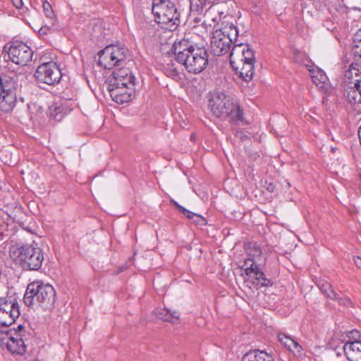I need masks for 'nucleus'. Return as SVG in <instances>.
<instances>
[{
  "label": "nucleus",
  "mask_w": 361,
  "mask_h": 361,
  "mask_svg": "<svg viewBox=\"0 0 361 361\" xmlns=\"http://www.w3.org/2000/svg\"><path fill=\"white\" fill-rule=\"evenodd\" d=\"M146 27H147V30L148 31V33H149L150 32L149 30H151V27L148 24H147Z\"/></svg>",
  "instance_id": "obj_40"
},
{
  "label": "nucleus",
  "mask_w": 361,
  "mask_h": 361,
  "mask_svg": "<svg viewBox=\"0 0 361 361\" xmlns=\"http://www.w3.org/2000/svg\"><path fill=\"white\" fill-rule=\"evenodd\" d=\"M255 54L252 49L250 48V46L247 44V49H245L244 53L243 54L241 58L240 59V62H248V63H255Z\"/></svg>",
  "instance_id": "obj_31"
},
{
  "label": "nucleus",
  "mask_w": 361,
  "mask_h": 361,
  "mask_svg": "<svg viewBox=\"0 0 361 361\" xmlns=\"http://www.w3.org/2000/svg\"><path fill=\"white\" fill-rule=\"evenodd\" d=\"M343 351L349 361H361V341H348L343 345Z\"/></svg>",
  "instance_id": "obj_17"
},
{
  "label": "nucleus",
  "mask_w": 361,
  "mask_h": 361,
  "mask_svg": "<svg viewBox=\"0 0 361 361\" xmlns=\"http://www.w3.org/2000/svg\"><path fill=\"white\" fill-rule=\"evenodd\" d=\"M56 300V292L54 287L42 281H34L27 286L23 301L27 306L33 309L42 308L44 310L54 307Z\"/></svg>",
  "instance_id": "obj_3"
},
{
  "label": "nucleus",
  "mask_w": 361,
  "mask_h": 361,
  "mask_svg": "<svg viewBox=\"0 0 361 361\" xmlns=\"http://www.w3.org/2000/svg\"><path fill=\"white\" fill-rule=\"evenodd\" d=\"M182 209V213L186 216L189 219L192 220L193 219L194 216H195V213L192 212L188 209H186L184 207H180Z\"/></svg>",
  "instance_id": "obj_36"
},
{
  "label": "nucleus",
  "mask_w": 361,
  "mask_h": 361,
  "mask_svg": "<svg viewBox=\"0 0 361 361\" xmlns=\"http://www.w3.org/2000/svg\"><path fill=\"white\" fill-rule=\"evenodd\" d=\"M320 290L330 299H337L338 293L332 288L330 283L325 282L319 286Z\"/></svg>",
  "instance_id": "obj_28"
},
{
  "label": "nucleus",
  "mask_w": 361,
  "mask_h": 361,
  "mask_svg": "<svg viewBox=\"0 0 361 361\" xmlns=\"http://www.w3.org/2000/svg\"><path fill=\"white\" fill-rule=\"evenodd\" d=\"M42 7L45 15L47 17L51 18L53 16V11L51 10L50 4L48 1H44Z\"/></svg>",
  "instance_id": "obj_32"
},
{
  "label": "nucleus",
  "mask_w": 361,
  "mask_h": 361,
  "mask_svg": "<svg viewBox=\"0 0 361 361\" xmlns=\"http://www.w3.org/2000/svg\"><path fill=\"white\" fill-rule=\"evenodd\" d=\"M20 316L18 302L11 297L0 298V325L9 326Z\"/></svg>",
  "instance_id": "obj_13"
},
{
  "label": "nucleus",
  "mask_w": 361,
  "mask_h": 361,
  "mask_svg": "<svg viewBox=\"0 0 361 361\" xmlns=\"http://www.w3.org/2000/svg\"><path fill=\"white\" fill-rule=\"evenodd\" d=\"M61 76L60 68L54 61L42 63L35 73V77L37 81L49 85L59 83Z\"/></svg>",
  "instance_id": "obj_11"
},
{
  "label": "nucleus",
  "mask_w": 361,
  "mask_h": 361,
  "mask_svg": "<svg viewBox=\"0 0 361 361\" xmlns=\"http://www.w3.org/2000/svg\"><path fill=\"white\" fill-rule=\"evenodd\" d=\"M336 300H338V302L340 305H342L343 306L348 307L351 305V301L349 298H339L338 295H337V299H336Z\"/></svg>",
  "instance_id": "obj_35"
},
{
  "label": "nucleus",
  "mask_w": 361,
  "mask_h": 361,
  "mask_svg": "<svg viewBox=\"0 0 361 361\" xmlns=\"http://www.w3.org/2000/svg\"><path fill=\"white\" fill-rule=\"evenodd\" d=\"M279 341L294 354H300L302 350L301 345L291 337L284 334L278 335Z\"/></svg>",
  "instance_id": "obj_22"
},
{
  "label": "nucleus",
  "mask_w": 361,
  "mask_h": 361,
  "mask_svg": "<svg viewBox=\"0 0 361 361\" xmlns=\"http://www.w3.org/2000/svg\"><path fill=\"white\" fill-rule=\"evenodd\" d=\"M39 33H45L44 31H43V28H41L39 30Z\"/></svg>",
  "instance_id": "obj_41"
},
{
  "label": "nucleus",
  "mask_w": 361,
  "mask_h": 361,
  "mask_svg": "<svg viewBox=\"0 0 361 361\" xmlns=\"http://www.w3.org/2000/svg\"><path fill=\"white\" fill-rule=\"evenodd\" d=\"M329 361H336V360L334 359H331V360H330Z\"/></svg>",
  "instance_id": "obj_42"
},
{
  "label": "nucleus",
  "mask_w": 361,
  "mask_h": 361,
  "mask_svg": "<svg viewBox=\"0 0 361 361\" xmlns=\"http://www.w3.org/2000/svg\"><path fill=\"white\" fill-rule=\"evenodd\" d=\"M312 79L317 86L319 87V88H322L327 78L323 71L319 70L312 72Z\"/></svg>",
  "instance_id": "obj_27"
},
{
  "label": "nucleus",
  "mask_w": 361,
  "mask_h": 361,
  "mask_svg": "<svg viewBox=\"0 0 361 361\" xmlns=\"http://www.w3.org/2000/svg\"><path fill=\"white\" fill-rule=\"evenodd\" d=\"M126 87L109 86L108 90L113 101L118 104H123L131 100V93L126 92Z\"/></svg>",
  "instance_id": "obj_18"
},
{
  "label": "nucleus",
  "mask_w": 361,
  "mask_h": 361,
  "mask_svg": "<svg viewBox=\"0 0 361 361\" xmlns=\"http://www.w3.org/2000/svg\"><path fill=\"white\" fill-rule=\"evenodd\" d=\"M343 95L352 104H361V68L352 63L345 72L343 82Z\"/></svg>",
  "instance_id": "obj_6"
},
{
  "label": "nucleus",
  "mask_w": 361,
  "mask_h": 361,
  "mask_svg": "<svg viewBox=\"0 0 361 361\" xmlns=\"http://www.w3.org/2000/svg\"><path fill=\"white\" fill-rule=\"evenodd\" d=\"M152 13L158 24L165 25L172 23L173 25H177L180 23V14L171 0H153Z\"/></svg>",
  "instance_id": "obj_8"
},
{
  "label": "nucleus",
  "mask_w": 361,
  "mask_h": 361,
  "mask_svg": "<svg viewBox=\"0 0 361 361\" xmlns=\"http://www.w3.org/2000/svg\"><path fill=\"white\" fill-rule=\"evenodd\" d=\"M347 336L348 337L350 341H359L360 338V332L357 330H352L350 331L347 332Z\"/></svg>",
  "instance_id": "obj_33"
},
{
  "label": "nucleus",
  "mask_w": 361,
  "mask_h": 361,
  "mask_svg": "<svg viewBox=\"0 0 361 361\" xmlns=\"http://www.w3.org/2000/svg\"><path fill=\"white\" fill-rule=\"evenodd\" d=\"M267 190L270 192H274V185H273L272 184H269V185L268 186L267 188Z\"/></svg>",
  "instance_id": "obj_39"
},
{
  "label": "nucleus",
  "mask_w": 361,
  "mask_h": 361,
  "mask_svg": "<svg viewBox=\"0 0 361 361\" xmlns=\"http://www.w3.org/2000/svg\"><path fill=\"white\" fill-rule=\"evenodd\" d=\"M174 206L179 210V212H182V209L180 207H183L181 205L178 204V202L173 201Z\"/></svg>",
  "instance_id": "obj_38"
},
{
  "label": "nucleus",
  "mask_w": 361,
  "mask_h": 361,
  "mask_svg": "<svg viewBox=\"0 0 361 361\" xmlns=\"http://www.w3.org/2000/svg\"><path fill=\"white\" fill-rule=\"evenodd\" d=\"M226 0H190V9L191 12L197 14L202 13L207 6L211 7L220 2H224Z\"/></svg>",
  "instance_id": "obj_20"
},
{
  "label": "nucleus",
  "mask_w": 361,
  "mask_h": 361,
  "mask_svg": "<svg viewBox=\"0 0 361 361\" xmlns=\"http://www.w3.org/2000/svg\"><path fill=\"white\" fill-rule=\"evenodd\" d=\"M247 252L249 255V258H251L253 259L254 262L256 263L258 262L259 258L262 255V250L261 248L256 245H249L247 247Z\"/></svg>",
  "instance_id": "obj_29"
},
{
  "label": "nucleus",
  "mask_w": 361,
  "mask_h": 361,
  "mask_svg": "<svg viewBox=\"0 0 361 361\" xmlns=\"http://www.w3.org/2000/svg\"><path fill=\"white\" fill-rule=\"evenodd\" d=\"M49 115L51 118L56 121H61L63 116V109L58 104H54L49 106Z\"/></svg>",
  "instance_id": "obj_26"
},
{
  "label": "nucleus",
  "mask_w": 361,
  "mask_h": 361,
  "mask_svg": "<svg viewBox=\"0 0 361 361\" xmlns=\"http://www.w3.org/2000/svg\"><path fill=\"white\" fill-rule=\"evenodd\" d=\"M241 361H274L272 356L265 351L255 350L243 355Z\"/></svg>",
  "instance_id": "obj_21"
},
{
  "label": "nucleus",
  "mask_w": 361,
  "mask_h": 361,
  "mask_svg": "<svg viewBox=\"0 0 361 361\" xmlns=\"http://www.w3.org/2000/svg\"><path fill=\"white\" fill-rule=\"evenodd\" d=\"M352 53L356 60L361 63V28L358 30L353 37Z\"/></svg>",
  "instance_id": "obj_25"
},
{
  "label": "nucleus",
  "mask_w": 361,
  "mask_h": 361,
  "mask_svg": "<svg viewBox=\"0 0 361 361\" xmlns=\"http://www.w3.org/2000/svg\"><path fill=\"white\" fill-rule=\"evenodd\" d=\"M194 223L199 224V225H205L206 224V220L204 218H203L201 215H199L197 214H195V216H194L193 219H192Z\"/></svg>",
  "instance_id": "obj_34"
},
{
  "label": "nucleus",
  "mask_w": 361,
  "mask_h": 361,
  "mask_svg": "<svg viewBox=\"0 0 361 361\" xmlns=\"http://www.w3.org/2000/svg\"><path fill=\"white\" fill-rule=\"evenodd\" d=\"M9 326H5L0 325V343L4 344L8 338L13 334V331H16L17 329H8Z\"/></svg>",
  "instance_id": "obj_30"
},
{
  "label": "nucleus",
  "mask_w": 361,
  "mask_h": 361,
  "mask_svg": "<svg viewBox=\"0 0 361 361\" xmlns=\"http://www.w3.org/2000/svg\"><path fill=\"white\" fill-rule=\"evenodd\" d=\"M245 274V281L251 283L257 288L262 286H269L272 285L270 279H267L264 272L260 271L257 263L251 258H247L242 267Z\"/></svg>",
  "instance_id": "obj_12"
},
{
  "label": "nucleus",
  "mask_w": 361,
  "mask_h": 361,
  "mask_svg": "<svg viewBox=\"0 0 361 361\" xmlns=\"http://www.w3.org/2000/svg\"><path fill=\"white\" fill-rule=\"evenodd\" d=\"M155 316L164 322L175 323L179 320V313L166 308L157 307L154 310Z\"/></svg>",
  "instance_id": "obj_19"
},
{
  "label": "nucleus",
  "mask_w": 361,
  "mask_h": 361,
  "mask_svg": "<svg viewBox=\"0 0 361 361\" xmlns=\"http://www.w3.org/2000/svg\"><path fill=\"white\" fill-rule=\"evenodd\" d=\"M181 66L182 65L177 62L176 56L175 60L168 59V60L166 61V63L164 65L163 71L167 77L171 78L176 82H179L183 80L184 75Z\"/></svg>",
  "instance_id": "obj_16"
},
{
  "label": "nucleus",
  "mask_w": 361,
  "mask_h": 361,
  "mask_svg": "<svg viewBox=\"0 0 361 361\" xmlns=\"http://www.w3.org/2000/svg\"><path fill=\"white\" fill-rule=\"evenodd\" d=\"M12 2L17 8H20L23 6L22 0H12Z\"/></svg>",
  "instance_id": "obj_37"
},
{
  "label": "nucleus",
  "mask_w": 361,
  "mask_h": 361,
  "mask_svg": "<svg viewBox=\"0 0 361 361\" xmlns=\"http://www.w3.org/2000/svg\"><path fill=\"white\" fill-rule=\"evenodd\" d=\"M238 35V28L233 24L224 29L214 30L210 41L211 52L215 56H223L228 53L233 39H235Z\"/></svg>",
  "instance_id": "obj_7"
},
{
  "label": "nucleus",
  "mask_w": 361,
  "mask_h": 361,
  "mask_svg": "<svg viewBox=\"0 0 361 361\" xmlns=\"http://www.w3.org/2000/svg\"><path fill=\"white\" fill-rule=\"evenodd\" d=\"M24 78L16 75H4L0 77V108L4 111H11L17 100V94L20 92Z\"/></svg>",
  "instance_id": "obj_4"
},
{
  "label": "nucleus",
  "mask_w": 361,
  "mask_h": 361,
  "mask_svg": "<svg viewBox=\"0 0 361 361\" xmlns=\"http://www.w3.org/2000/svg\"><path fill=\"white\" fill-rule=\"evenodd\" d=\"M208 106L212 114L221 118H228L233 123L243 121V110L235 98L221 92L211 93Z\"/></svg>",
  "instance_id": "obj_2"
},
{
  "label": "nucleus",
  "mask_w": 361,
  "mask_h": 361,
  "mask_svg": "<svg viewBox=\"0 0 361 361\" xmlns=\"http://www.w3.org/2000/svg\"><path fill=\"white\" fill-rule=\"evenodd\" d=\"M9 59L16 64L27 66L32 61L33 51L25 43L13 41L4 47Z\"/></svg>",
  "instance_id": "obj_10"
},
{
  "label": "nucleus",
  "mask_w": 361,
  "mask_h": 361,
  "mask_svg": "<svg viewBox=\"0 0 361 361\" xmlns=\"http://www.w3.org/2000/svg\"><path fill=\"white\" fill-rule=\"evenodd\" d=\"M13 257L16 262L25 270H38L44 261L42 250L32 245L16 247L13 252Z\"/></svg>",
  "instance_id": "obj_5"
},
{
  "label": "nucleus",
  "mask_w": 361,
  "mask_h": 361,
  "mask_svg": "<svg viewBox=\"0 0 361 361\" xmlns=\"http://www.w3.org/2000/svg\"><path fill=\"white\" fill-rule=\"evenodd\" d=\"M25 336V331L23 326L18 325L17 330L13 332L4 345H6L11 353L23 355L26 350L25 340L23 338Z\"/></svg>",
  "instance_id": "obj_14"
},
{
  "label": "nucleus",
  "mask_w": 361,
  "mask_h": 361,
  "mask_svg": "<svg viewBox=\"0 0 361 361\" xmlns=\"http://www.w3.org/2000/svg\"><path fill=\"white\" fill-rule=\"evenodd\" d=\"M247 44L243 43L235 44L230 51V63L232 67L235 70L238 69L237 63L240 61L245 49H247Z\"/></svg>",
  "instance_id": "obj_23"
},
{
  "label": "nucleus",
  "mask_w": 361,
  "mask_h": 361,
  "mask_svg": "<svg viewBox=\"0 0 361 361\" xmlns=\"http://www.w3.org/2000/svg\"><path fill=\"white\" fill-rule=\"evenodd\" d=\"M173 51L176 61L191 73L202 72L208 65L207 50L204 46H198L187 39L176 41Z\"/></svg>",
  "instance_id": "obj_1"
},
{
  "label": "nucleus",
  "mask_w": 361,
  "mask_h": 361,
  "mask_svg": "<svg viewBox=\"0 0 361 361\" xmlns=\"http://www.w3.org/2000/svg\"><path fill=\"white\" fill-rule=\"evenodd\" d=\"M109 86H123L131 88L135 86V77L131 70L128 68H122L112 73L109 78Z\"/></svg>",
  "instance_id": "obj_15"
},
{
  "label": "nucleus",
  "mask_w": 361,
  "mask_h": 361,
  "mask_svg": "<svg viewBox=\"0 0 361 361\" xmlns=\"http://www.w3.org/2000/svg\"><path fill=\"white\" fill-rule=\"evenodd\" d=\"M128 50L121 45H109L98 53V64L105 69L120 66L127 59Z\"/></svg>",
  "instance_id": "obj_9"
},
{
  "label": "nucleus",
  "mask_w": 361,
  "mask_h": 361,
  "mask_svg": "<svg viewBox=\"0 0 361 361\" xmlns=\"http://www.w3.org/2000/svg\"><path fill=\"white\" fill-rule=\"evenodd\" d=\"M243 65L241 67L238 66V69L235 70L238 73L239 76L243 78L245 81H250L252 79L254 75V63L242 62Z\"/></svg>",
  "instance_id": "obj_24"
}]
</instances>
